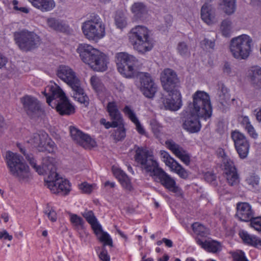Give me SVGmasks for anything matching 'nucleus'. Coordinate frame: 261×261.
<instances>
[{
    "instance_id": "1",
    "label": "nucleus",
    "mask_w": 261,
    "mask_h": 261,
    "mask_svg": "<svg viewBox=\"0 0 261 261\" xmlns=\"http://www.w3.org/2000/svg\"><path fill=\"white\" fill-rule=\"evenodd\" d=\"M134 150V160L143 170L150 173L156 181L160 182L169 191L176 194L181 193V190L176 185L174 179L159 167L152 151L146 147L137 145L135 146Z\"/></svg>"
},
{
    "instance_id": "2",
    "label": "nucleus",
    "mask_w": 261,
    "mask_h": 261,
    "mask_svg": "<svg viewBox=\"0 0 261 261\" xmlns=\"http://www.w3.org/2000/svg\"><path fill=\"white\" fill-rule=\"evenodd\" d=\"M192 98L193 101L188 106L186 113L188 117L184 122L183 127L187 130H200L201 124L198 118H210L212 107L209 95L204 91H197Z\"/></svg>"
},
{
    "instance_id": "3",
    "label": "nucleus",
    "mask_w": 261,
    "mask_h": 261,
    "mask_svg": "<svg viewBox=\"0 0 261 261\" xmlns=\"http://www.w3.org/2000/svg\"><path fill=\"white\" fill-rule=\"evenodd\" d=\"M42 93L46 97L48 104L55 108L60 115H70L74 113V107L57 85L47 86Z\"/></svg>"
},
{
    "instance_id": "4",
    "label": "nucleus",
    "mask_w": 261,
    "mask_h": 261,
    "mask_svg": "<svg viewBox=\"0 0 261 261\" xmlns=\"http://www.w3.org/2000/svg\"><path fill=\"white\" fill-rule=\"evenodd\" d=\"M57 75L71 88L72 96L75 100L86 106L89 104V98L82 87L80 80L73 69L68 66L60 65L57 70Z\"/></svg>"
},
{
    "instance_id": "5",
    "label": "nucleus",
    "mask_w": 261,
    "mask_h": 261,
    "mask_svg": "<svg viewBox=\"0 0 261 261\" xmlns=\"http://www.w3.org/2000/svg\"><path fill=\"white\" fill-rule=\"evenodd\" d=\"M129 40L133 48L144 54L153 47V40L149 36L148 29L142 25H137L132 29L128 34Z\"/></svg>"
},
{
    "instance_id": "6",
    "label": "nucleus",
    "mask_w": 261,
    "mask_h": 261,
    "mask_svg": "<svg viewBox=\"0 0 261 261\" xmlns=\"http://www.w3.org/2000/svg\"><path fill=\"white\" fill-rule=\"evenodd\" d=\"M82 30L85 37L89 40L97 41L106 35V27L100 17L97 14L90 15L83 23Z\"/></svg>"
},
{
    "instance_id": "7",
    "label": "nucleus",
    "mask_w": 261,
    "mask_h": 261,
    "mask_svg": "<svg viewBox=\"0 0 261 261\" xmlns=\"http://www.w3.org/2000/svg\"><path fill=\"white\" fill-rule=\"evenodd\" d=\"M5 160L11 175L19 180H24L29 177V167L21 155L8 151L6 153Z\"/></svg>"
},
{
    "instance_id": "8",
    "label": "nucleus",
    "mask_w": 261,
    "mask_h": 261,
    "mask_svg": "<svg viewBox=\"0 0 261 261\" xmlns=\"http://www.w3.org/2000/svg\"><path fill=\"white\" fill-rule=\"evenodd\" d=\"M49 169V175L45 180V186L54 194L67 195L70 191L69 181L62 177H59L56 172L55 164H50L45 166Z\"/></svg>"
},
{
    "instance_id": "9",
    "label": "nucleus",
    "mask_w": 261,
    "mask_h": 261,
    "mask_svg": "<svg viewBox=\"0 0 261 261\" xmlns=\"http://www.w3.org/2000/svg\"><path fill=\"white\" fill-rule=\"evenodd\" d=\"M252 39L248 35L243 34L231 39L229 50L232 56L238 60H245L252 51Z\"/></svg>"
},
{
    "instance_id": "10",
    "label": "nucleus",
    "mask_w": 261,
    "mask_h": 261,
    "mask_svg": "<svg viewBox=\"0 0 261 261\" xmlns=\"http://www.w3.org/2000/svg\"><path fill=\"white\" fill-rule=\"evenodd\" d=\"M13 36L16 44L21 51L24 52L36 49L41 43V39L37 34L27 30L15 32Z\"/></svg>"
},
{
    "instance_id": "11",
    "label": "nucleus",
    "mask_w": 261,
    "mask_h": 261,
    "mask_svg": "<svg viewBox=\"0 0 261 261\" xmlns=\"http://www.w3.org/2000/svg\"><path fill=\"white\" fill-rule=\"evenodd\" d=\"M116 62L118 71L126 77L137 75L138 60L133 55L125 52L116 54Z\"/></svg>"
},
{
    "instance_id": "12",
    "label": "nucleus",
    "mask_w": 261,
    "mask_h": 261,
    "mask_svg": "<svg viewBox=\"0 0 261 261\" xmlns=\"http://www.w3.org/2000/svg\"><path fill=\"white\" fill-rule=\"evenodd\" d=\"M82 215L91 225L94 234L99 241L103 243L105 246H112L113 244L112 239L108 233L102 230V226L98 222L93 212L86 209L84 212L82 213Z\"/></svg>"
},
{
    "instance_id": "13",
    "label": "nucleus",
    "mask_w": 261,
    "mask_h": 261,
    "mask_svg": "<svg viewBox=\"0 0 261 261\" xmlns=\"http://www.w3.org/2000/svg\"><path fill=\"white\" fill-rule=\"evenodd\" d=\"M35 133L27 142L38 148L39 151L53 153L56 149L55 143L48 137L45 132Z\"/></svg>"
},
{
    "instance_id": "14",
    "label": "nucleus",
    "mask_w": 261,
    "mask_h": 261,
    "mask_svg": "<svg viewBox=\"0 0 261 261\" xmlns=\"http://www.w3.org/2000/svg\"><path fill=\"white\" fill-rule=\"evenodd\" d=\"M139 79L138 86L139 90L146 97L152 99L157 91L158 87L150 74L147 72H140L137 74Z\"/></svg>"
},
{
    "instance_id": "15",
    "label": "nucleus",
    "mask_w": 261,
    "mask_h": 261,
    "mask_svg": "<svg viewBox=\"0 0 261 261\" xmlns=\"http://www.w3.org/2000/svg\"><path fill=\"white\" fill-rule=\"evenodd\" d=\"M168 94L164 96L163 94L160 101L163 104L165 109L171 111H177L182 106L181 95L178 89L167 91Z\"/></svg>"
},
{
    "instance_id": "16",
    "label": "nucleus",
    "mask_w": 261,
    "mask_h": 261,
    "mask_svg": "<svg viewBox=\"0 0 261 261\" xmlns=\"http://www.w3.org/2000/svg\"><path fill=\"white\" fill-rule=\"evenodd\" d=\"M161 157L165 165L170 170L177 174L181 178L186 179L189 177V172L179 163L166 151H160Z\"/></svg>"
},
{
    "instance_id": "17",
    "label": "nucleus",
    "mask_w": 261,
    "mask_h": 261,
    "mask_svg": "<svg viewBox=\"0 0 261 261\" xmlns=\"http://www.w3.org/2000/svg\"><path fill=\"white\" fill-rule=\"evenodd\" d=\"M23 109L30 117L33 118L39 116L42 112L40 103L35 97L25 95L20 98Z\"/></svg>"
},
{
    "instance_id": "18",
    "label": "nucleus",
    "mask_w": 261,
    "mask_h": 261,
    "mask_svg": "<svg viewBox=\"0 0 261 261\" xmlns=\"http://www.w3.org/2000/svg\"><path fill=\"white\" fill-rule=\"evenodd\" d=\"M231 138L240 157L246 158L249 150V144L246 137L240 132H232Z\"/></svg>"
},
{
    "instance_id": "19",
    "label": "nucleus",
    "mask_w": 261,
    "mask_h": 261,
    "mask_svg": "<svg viewBox=\"0 0 261 261\" xmlns=\"http://www.w3.org/2000/svg\"><path fill=\"white\" fill-rule=\"evenodd\" d=\"M161 82L164 89L166 91H170L176 88V85L179 80L176 72L172 69H165L161 77Z\"/></svg>"
},
{
    "instance_id": "20",
    "label": "nucleus",
    "mask_w": 261,
    "mask_h": 261,
    "mask_svg": "<svg viewBox=\"0 0 261 261\" xmlns=\"http://www.w3.org/2000/svg\"><path fill=\"white\" fill-rule=\"evenodd\" d=\"M224 176L228 184L231 186L237 185L239 183V176L238 174L233 162L230 159H225L224 161Z\"/></svg>"
},
{
    "instance_id": "21",
    "label": "nucleus",
    "mask_w": 261,
    "mask_h": 261,
    "mask_svg": "<svg viewBox=\"0 0 261 261\" xmlns=\"http://www.w3.org/2000/svg\"><path fill=\"white\" fill-rule=\"evenodd\" d=\"M167 148L186 165L188 166L191 162V156L186 150L171 140L165 142Z\"/></svg>"
},
{
    "instance_id": "22",
    "label": "nucleus",
    "mask_w": 261,
    "mask_h": 261,
    "mask_svg": "<svg viewBox=\"0 0 261 261\" xmlns=\"http://www.w3.org/2000/svg\"><path fill=\"white\" fill-rule=\"evenodd\" d=\"M72 139L85 149H91L97 146L94 139L83 132H70Z\"/></svg>"
},
{
    "instance_id": "23",
    "label": "nucleus",
    "mask_w": 261,
    "mask_h": 261,
    "mask_svg": "<svg viewBox=\"0 0 261 261\" xmlns=\"http://www.w3.org/2000/svg\"><path fill=\"white\" fill-rule=\"evenodd\" d=\"M99 51L87 44H81L77 48V52L80 54L81 60L86 64L92 61Z\"/></svg>"
},
{
    "instance_id": "24",
    "label": "nucleus",
    "mask_w": 261,
    "mask_h": 261,
    "mask_svg": "<svg viewBox=\"0 0 261 261\" xmlns=\"http://www.w3.org/2000/svg\"><path fill=\"white\" fill-rule=\"evenodd\" d=\"M236 210V216L241 221L248 222L254 216L251 206L247 202H238Z\"/></svg>"
},
{
    "instance_id": "25",
    "label": "nucleus",
    "mask_w": 261,
    "mask_h": 261,
    "mask_svg": "<svg viewBox=\"0 0 261 261\" xmlns=\"http://www.w3.org/2000/svg\"><path fill=\"white\" fill-rule=\"evenodd\" d=\"M108 62V57L99 51L88 65L94 71L103 72L107 69Z\"/></svg>"
},
{
    "instance_id": "26",
    "label": "nucleus",
    "mask_w": 261,
    "mask_h": 261,
    "mask_svg": "<svg viewBox=\"0 0 261 261\" xmlns=\"http://www.w3.org/2000/svg\"><path fill=\"white\" fill-rule=\"evenodd\" d=\"M107 111L114 126H122L123 118L116 101L109 102L107 106Z\"/></svg>"
},
{
    "instance_id": "27",
    "label": "nucleus",
    "mask_w": 261,
    "mask_h": 261,
    "mask_svg": "<svg viewBox=\"0 0 261 261\" xmlns=\"http://www.w3.org/2000/svg\"><path fill=\"white\" fill-rule=\"evenodd\" d=\"M112 170L114 176L118 180L122 187L125 190L130 191L133 187L130 179L126 173L120 168L115 166L112 167Z\"/></svg>"
},
{
    "instance_id": "28",
    "label": "nucleus",
    "mask_w": 261,
    "mask_h": 261,
    "mask_svg": "<svg viewBox=\"0 0 261 261\" xmlns=\"http://www.w3.org/2000/svg\"><path fill=\"white\" fill-rule=\"evenodd\" d=\"M204 4L201 9V17L202 19L206 23H211L214 19L215 13V9L212 5L210 4V2L203 1Z\"/></svg>"
},
{
    "instance_id": "29",
    "label": "nucleus",
    "mask_w": 261,
    "mask_h": 261,
    "mask_svg": "<svg viewBox=\"0 0 261 261\" xmlns=\"http://www.w3.org/2000/svg\"><path fill=\"white\" fill-rule=\"evenodd\" d=\"M28 161L29 162L30 165L36 170V171L39 174H43L44 173H47L49 171V169H47L45 166L50 164H54V160L53 158L46 157L43 159L42 167L37 166L36 165V161L33 158L29 157Z\"/></svg>"
},
{
    "instance_id": "30",
    "label": "nucleus",
    "mask_w": 261,
    "mask_h": 261,
    "mask_svg": "<svg viewBox=\"0 0 261 261\" xmlns=\"http://www.w3.org/2000/svg\"><path fill=\"white\" fill-rule=\"evenodd\" d=\"M196 243L204 250L210 252L216 253L221 249L220 243L215 241L203 242L199 239H196Z\"/></svg>"
},
{
    "instance_id": "31",
    "label": "nucleus",
    "mask_w": 261,
    "mask_h": 261,
    "mask_svg": "<svg viewBox=\"0 0 261 261\" xmlns=\"http://www.w3.org/2000/svg\"><path fill=\"white\" fill-rule=\"evenodd\" d=\"M35 8L42 12L49 11L55 7L54 0H28Z\"/></svg>"
},
{
    "instance_id": "32",
    "label": "nucleus",
    "mask_w": 261,
    "mask_h": 261,
    "mask_svg": "<svg viewBox=\"0 0 261 261\" xmlns=\"http://www.w3.org/2000/svg\"><path fill=\"white\" fill-rule=\"evenodd\" d=\"M130 10L136 19H141L147 12V7L142 2L134 3Z\"/></svg>"
},
{
    "instance_id": "33",
    "label": "nucleus",
    "mask_w": 261,
    "mask_h": 261,
    "mask_svg": "<svg viewBox=\"0 0 261 261\" xmlns=\"http://www.w3.org/2000/svg\"><path fill=\"white\" fill-rule=\"evenodd\" d=\"M252 84L256 88H261V68L259 66L252 67L249 72Z\"/></svg>"
},
{
    "instance_id": "34",
    "label": "nucleus",
    "mask_w": 261,
    "mask_h": 261,
    "mask_svg": "<svg viewBox=\"0 0 261 261\" xmlns=\"http://www.w3.org/2000/svg\"><path fill=\"white\" fill-rule=\"evenodd\" d=\"M47 26L52 30L59 32H65L68 27L62 21L55 18H49L46 20Z\"/></svg>"
},
{
    "instance_id": "35",
    "label": "nucleus",
    "mask_w": 261,
    "mask_h": 261,
    "mask_svg": "<svg viewBox=\"0 0 261 261\" xmlns=\"http://www.w3.org/2000/svg\"><path fill=\"white\" fill-rule=\"evenodd\" d=\"M124 114L135 124L137 130H143V128L134 111L128 106H125L123 110Z\"/></svg>"
},
{
    "instance_id": "36",
    "label": "nucleus",
    "mask_w": 261,
    "mask_h": 261,
    "mask_svg": "<svg viewBox=\"0 0 261 261\" xmlns=\"http://www.w3.org/2000/svg\"><path fill=\"white\" fill-rule=\"evenodd\" d=\"M192 230L197 236L206 237L210 234L209 229L199 222H195L192 225Z\"/></svg>"
},
{
    "instance_id": "37",
    "label": "nucleus",
    "mask_w": 261,
    "mask_h": 261,
    "mask_svg": "<svg viewBox=\"0 0 261 261\" xmlns=\"http://www.w3.org/2000/svg\"><path fill=\"white\" fill-rule=\"evenodd\" d=\"M217 90L218 100L222 105H223L224 103L226 101L227 99H228V90L223 84H219Z\"/></svg>"
},
{
    "instance_id": "38",
    "label": "nucleus",
    "mask_w": 261,
    "mask_h": 261,
    "mask_svg": "<svg viewBox=\"0 0 261 261\" xmlns=\"http://www.w3.org/2000/svg\"><path fill=\"white\" fill-rule=\"evenodd\" d=\"M178 53L183 58H188L190 56L191 52L189 46L185 42H179L177 45Z\"/></svg>"
},
{
    "instance_id": "39",
    "label": "nucleus",
    "mask_w": 261,
    "mask_h": 261,
    "mask_svg": "<svg viewBox=\"0 0 261 261\" xmlns=\"http://www.w3.org/2000/svg\"><path fill=\"white\" fill-rule=\"evenodd\" d=\"M69 219L72 225L76 229L82 228L84 221L83 218L76 214L69 213Z\"/></svg>"
},
{
    "instance_id": "40",
    "label": "nucleus",
    "mask_w": 261,
    "mask_h": 261,
    "mask_svg": "<svg viewBox=\"0 0 261 261\" xmlns=\"http://www.w3.org/2000/svg\"><path fill=\"white\" fill-rule=\"evenodd\" d=\"M246 184L249 188L252 189H256L258 187L259 183V177L254 173H252L246 177L245 179Z\"/></svg>"
},
{
    "instance_id": "41",
    "label": "nucleus",
    "mask_w": 261,
    "mask_h": 261,
    "mask_svg": "<svg viewBox=\"0 0 261 261\" xmlns=\"http://www.w3.org/2000/svg\"><path fill=\"white\" fill-rule=\"evenodd\" d=\"M220 29L222 35L225 37H229L232 33V23L229 19H225L221 22Z\"/></svg>"
},
{
    "instance_id": "42",
    "label": "nucleus",
    "mask_w": 261,
    "mask_h": 261,
    "mask_svg": "<svg viewBox=\"0 0 261 261\" xmlns=\"http://www.w3.org/2000/svg\"><path fill=\"white\" fill-rule=\"evenodd\" d=\"M236 2H227L222 1L221 5L222 6V9L224 12L227 15H231L233 14L236 9Z\"/></svg>"
},
{
    "instance_id": "43",
    "label": "nucleus",
    "mask_w": 261,
    "mask_h": 261,
    "mask_svg": "<svg viewBox=\"0 0 261 261\" xmlns=\"http://www.w3.org/2000/svg\"><path fill=\"white\" fill-rule=\"evenodd\" d=\"M239 236L243 242L248 245L252 246L256 236L249 234L247 231L242 230L239 232Z\"/></svg>"
},
{
    "instance_id": "44",
    "label": "nucleus",
    "mask_w": 261,
    "mask_h": 261,
    "mask_svg": "<svg viewBox=\"0 0 261 261\" xmlns=\"http://www.w3.org/2000/svg\"><path fill=\"white\" fill-rule=\"evenodd\" d=\"M90 83L96 91L98 92L102 90L103 84L98 77L92 76L90 79Z\"/></svg>"
},
{
    "instance_id": "45",
    "label": "nucleus",
    "mask_w": 261,
    "mask_h": 261,
    "mask_svg": "<svg viewBox=\"0 0 261 261\" xmlns=\"http://www.w3.org/2000/svg\"><path fill=\"white\" fill-rule=\"evenodd\" d=\"M80 189L84 193L90 194L92 191L96 188V185L95 184H89L87 182H83L80 186Z\"/></svg>"
},
{
    "instance_id": "46",
    "label": "nucleus",
    "mask_w": 261,
    "mask_h": 261,
    "mask_svg": "<svg viewBox=\"0 0 261 261\" xmlns=\"http://www.w3.org/2000/svg\"><path fill=\"white\" fill-rule=\"evenodd\" d=\"M115 23L118 28H123L126 25V21L123 15L117 14L115 16Z\"/></svg>"
},
{
    "instance_id": "47",
    "label": "nucleus",
    "mask_w": 261,
    "mask_h": 261,
    "mask_svg": "<svg viewBox=\"0 0 261 261\" xmlns=\"http://www.w3.org/2000/svg\"><path fill=\"white\" fill-rule=\"evenodd\" d=\"M232 258L233 261H248L244 252L242 251L233 253Z\"/></svg>"
},
{
    "instance_id": "48",
    "label": "nucleus",
    "mask_w": 261,
    "mask_h": 261,
    "mask_svg": "<svg viewBox=\"0 0 261 261\" xmlns=\"http://www.w3.org/2000/svg\"><path fill=\"white\" fill-rule=\"evenodd\" d=\"M201 45L204 49L208 50L210 49H213L215 46V42L212 40L205 38L200 42Z\"/></svg>"
},
{
    "instance_id": "49",
    "label": "nucleus",
    "mask_w": 261,
    "mask_h": 261,
    "mask_svg": "<svg viewBox=\"0 0 261 261\" xmlns=\"http://www.w3.org/2000/svg\"><path fill=\"white\" fill-rule=\"evenodd\" d=\"M125 136V132H113L111 135V137L116 142L122 140Z\"/></svg>"
},
{
    "instance_id": "50",
    "label": "nucleus",
    "mask_w": 261,
    "mask_h": 261,
    "mask_svg": "<svg viewBox=\"0 0 261 261\" xmlns=\"http://www.w3.org/2000/svg\"><path fill=\"white\" fill-rule=\"evenodd\" d=\"M13 9L16 11H19L21 13L27 14L30 12L29 9L25 7L18 6V2L17 0L12 1Z\"/></svg>"
},
{
    "instance_id": "51",
    "label": "nucleus",
    "mask_w": 261,
    "mask_h": 261,
    "mask_svg": "<svg viewBox=\"0 0 261 261\" xmlns=\"http://www.w3.org/2000/svg\"><path fill=\"white\" fill-rule=\"evenodd\" d=\"M45 214L47 216V217L48 219L51 221V222H56L57 219V216L56 212L53 210H50L48 211L45 212Z\"/></svg>"
},
{
    "instance_id": "52",
    "label": "nucleus",
    "mask_w": 261,
    "mask_h": 261,
    "mask_svg": "<svg viewBox=\"0 0 261 261\" xmlns=\"http://www.w3.org/2000/svg\"><path fill=\"white\" fill-rule=\"evenodd\" d=\"M242 124L244 125L245 129L247 130H253L254 128L250 124L248 117H244L243 118Z\"/></svg>"
},
{
    "instance_id": "53",
    "label": "nucleus",
    "mask_w": 261,
    "mask_h": 261,
    "mask_svg": "<svg viewBox=\"0 0 261 261\" xmlns=\"http://www.w3.org/2000/svg\"><path fill=\"white\" fill-rule=\"evenodd\" d=\"M100 123L101 125L105 126L106 129H108L110 127H120L121 126H114L113 125V121L112 120V122L107 121V120L105 118H102L100 120Z\"/></svg>"
},
{
    "instance_id": "54",
    "label": "nucleus",
    "mask_w": 261,
    "mask_h": 261,
    "mask_svg": "<svg viewBox=\"0 0 261 261\" xmlns=\"http://www.w3.org/2000/svg\"><path fill=\"white\" fill-rule=\"evenodd\" d=\"M2 239L11 241L13 239V236L10 235L7 230H3L0 231V240Z\"/></svg>"
},
{
    "instance_id": "55",
    "label": "nucleus",
    "mask_w": 261,
    "mask_h": 261,
    "mask_svg": "<svg viewBox=\"0 0 261 261\" xmlns=\"http://www.w3.org/2000/svg\"><path fill=\"white\" fill-rule=\"evenodd\" d=\"M99 258L102 261H110V257L106 249H103L99 254Z\"/></svg>"
},
{
    "instance_id": "56",
    "label": "nucleus",
    "mask_w": 261,
    "mask_h": 261,
    "mask_svg": "<svg viewBox=\"0 0 261 261\" xmlns=\"http://www.w3.org/2000/svg\"><path fill=\"white\" fill-rule=\"evenodd\" d=\"M223 72L227 75H230L232 73V69L230 64L228 62H225L223 67Z\"/></svg>"
},
{
    "instance_id": "57",
    "label": "nucleus",
    "mask_w": 261,
    "mask_h": 261,
    "mask_svg": "<svg viewBox=\"0 0 261 261\" xmlns=\"http://www.w3.org/2000/svg\"><path fill=\"white\" fill-rule=\"evenodd\" d=\"M204 177L207 181H212L215 179V176L214 174L211 173H206L205 174Z\"/></svg>"
},
{
    "instance_id": "58",
    "label": "nucleus",
    "mask_w": 261,
    "mask_h": 261,
    "mask_svg": "<svg viewBox=\"0 0 261 261\" xmlns=\"http://www.w3.org/2000/svg\"><path fill=\"white\" fill-rule=\"evenodd\" d=\"M252 246L258 248L261 247V239L256 237Z\"/></svg>"
},
{
    "instance_id": "59",
    "label": "nucleus",
    "mask_w": 261,
    "mask_h": 261,
    "mask_svg": "<svg viewBox=\"0 0 261 261\" xmlns=\"http://www.w3.org/2000/svg\"><path fill=\"white\" fill-rule=\"evenodd\" d=\"M7 61L6 58L0 54V69L5 65Z\"/></svg>"
},
{
    "instance_id": "60",
    "label": "nucleus",
    "mask_w": 261,
    "mask_h": 261,
    "mask_svg": "<svg viewBox=\"0 0 261 261\" xmlns=\"http://www.w3.org/2000/svg\"><path fill=\"white\" fill-rule=\"evenodd\" d=\"M163 241L167 247L170 248L173 246V242L171 240L166 238H163Z\"/></svg>"
},
{
    "instance_id": "61",
    "label": "nucleus",
    "mask_w": 261,
    "mask_h": 261,
    "mask_svg": "<svg viewBox=\"0 0 261 261\" xmlns=\"http://www.w3.org/2000/svg\"><path fill=\"white\" fill-rule=\"evenodd\" d=\"M151 124L152 125V130H159L161 126L157 123V122L155 121H153Z\"/></svg>"
},
{
    "instance_id": "62",
    "label": "nucleus",
    "mask_w": 261,
    "mask_h": 261,
    "mask_svg": "<svg viewBox=\"0 0 261 261\" xmlns=\"http://www.w3.org/2000/svg\"><path fill=\"white\" fill-rule=\"evenodd\" d=\"M165 19L167 23V26H170L172 21V17L171 16L167 15L165 17Z\"/></svg>"
},
{
    "instance_id": "63",
    "label": "nucleus",
    "mask_w": 261,
    "mask_h": 261,
    "mask_svg": "<svg viewBox=\"0 0 261 261\" xmlns=\"http://www.w3.org/2000/svg\"><path fill=\"white\" fill-rule=\"evenodd\" d=\"M169 259V256L167 254H165L163 256L158 259V261H168Z\"/></svg>"
},
{
    "instance_id": "64",
    "label": "nucleus",
    "mask_w": 261,
    "mask_h": 261,
    "mask_svg": "<svg viewBox=\"0 0 261 261\" xmlns=\"http://www.w3.org/2000/svg\"><path fill=\"white\" fill-rule=\"evenodd\" d=\"M141 255H142L141 261H154L153 259L151 257L146 258L145 255H142V254H141Z\"/></svg>"
}]
</instances>
